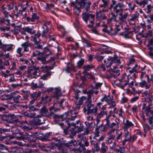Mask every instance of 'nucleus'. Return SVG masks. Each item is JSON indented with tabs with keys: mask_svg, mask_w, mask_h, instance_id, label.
Wrapping results in <instances>:
<instances>
[{
	"mask_svg": "<svg viewBox=\"0 0 153 153\" xmlns=\"http://www.w3.org/2000/svg\"><path fill=\"white\" fill-rule=\"evenodd\" d=\"M94 92V91L93 90H89L87 92V94L88 95V97L90 96L91 97V95H92Z\"/></svg>",
	"mask_w": 153,
	"mask_h": 153,
	"instance_id": "obj_61",
	"label": "nucleus"
},
{
	"mask_svg": "<svg viewBox=\"0 0 153 153\" xmlns=\"http://www.w3.org/2000/svg\"><path fill=\"white\" fill-rule=\"evenodd\" d=\"M77 4L80 5L81 7L84 8L86 11H88L90 8L91 3L88 0H81L80 2H77L76 3V7Z\"/></svg>",
	"mask_w": 153,
	"mask_h": 153,
	"instance_id": "obj_3",
	"label": "nucleus"
},
{
	"mask_svg": "<svg viewBox=\"0 0 153 153\" xmlns=\"http://www.w3.org/2000/svg\"><path fill=\"white\" fill-rule=\"evenodd\" d=\"M150 19H148L147 20V22L148 23H151L152 22H153V14H151L150 15Z\"/></svg>",
	"mask_w": 153,
	"mask_h": 153,
	"instance_id": "obj_57",
	"label": "nucleus"
},
{
	"mask_svg": "<svg viewBox=\"0 0 153 153\" xmlns=\"http://www.w3.org/2000/svg\"><path fill=\"white\" fill-rule=\"evenodd\" d=\"M14 3L13 2H11L10 3L8 4V10H10L13 9L14 7Z\"/></svg>",
	"mask_w": 153,
	"mask_h": 153,
	"instance_id": "obj_54",
	"label": "nucleus"
},
{
	"mask_svg": "<svg viewBox=\"0 0 153 153\" xmlns=\"http://www.w3.org/2000/svg\"><path fill=\"white\" fill-rule=\"evenodd\" d=\"M51 54V51L48 48H46L44 52L40 53L36 51L34 52L33 53L34 56H37V59L38 60L40 61L43 64L46 63V58Z\"/></svg>",
	"mask_w": 153,
	"mask_h": 153,
	"instance_id": "obj_1",
	"label": "nucleus"
},
{
	"mask_svg": "<svg viewBox=\"0 0 153 153\" xmlns=\"http://www.w3.org/2000/svg\"><path fill=\"white\" fill-rule=\"evenodd\" d=\"M51 74L50 72H48L45 74L41 76L40 79L43 80H46L47 79V78L51 75Z\"/></svg>",
	"mask_w": 153,
	"mask_h": 153,
	"instance_id": "obj_30",
	"label": "nucleus"
},
{
	"mask_svg": "<svg viewBox=\"0 0 153 153\" xmlns=\"http://www.w3.org/2000/svg\"><path fill=\"white\" fill-rule=\"evenodd\" d=\"M69 125L70 126H73L75 127L74 128L76 130V132L77 133L82 131L83 130V127L82 125L81 124L79 126H76V124L73 123L69 124Z\"/></svg>",
	"mask_w": 153,
	"mask_h": 153,
	"instance_id": "obj_12",
	"label": "nucleus"
},
{
	"mask_svg": "<svg viewBox=\"0 0 153 153\" xmlns=\"http://www.w3.org/2000/svg\"><path fill=\"white\" fill-rule=\"evenodd\" d=\"M137 108V106H135L132 108L131 109L133 113L135 112L136 113L138 111Z\"/></svg>",
	"mask_w": 153,
	"mask_h": 153,
	"instance_id": "obj_64",
	"label": "nucleus"
},
{
	"mask_svg": "<svg viewBox=\"0 0 153 153\" xmlns=\"http://www.w3.org/2000/svg\"><path fill=\"white\" fill-rule=\"evenodd\" d=\"M38 69L33 67H29L27 71V76L31 78L36 77L37 75Z\"/></svg>",
	"mask_w": 153,
	"mask_h": 153,
	"instance_id": "obj_5",
	"label": "nucleus"
},
{
	"mask_svg": "<svg viewBox=\"0 0 153 153\" xmlns=\"http://www.w3.org/2000/svg\"><path fill=\"white\" fill-rule=\"evenodd\" d=\"M104 62L106 64V66L107 67H109L112 64V62L111 61V58L109 59H107L104 60Z\"/></svg>",
	"mask_w": 153,
	"mask_h": 153,
	"instance_id": "obj_31",
	"label": "nucleus"
},
{
	"mask_svg": "<svg viewBox=\"0 0 153 153\" xmlns=\"http://www.w3.org/2000/svg\"><path fill=\"white\" fill-rule=\"evenodd\" d=\"M120 81L122 83L125 82L124 84H120L122 85V87H124L127 85L129 86L133 85L134 80L132 78L127 76L126 74H124Z\"/></svg>",
	"mask_w": 153,
	"mask_h": 153,
	"instance_id": "obj_2",
	"label": "nucleus"
},
{
	"mask_svg": "<svg viewBox=\"0 0 153 153\" xmlns=\"http://www.w3.org/2000/svg\"><path fill=\"white\" fill-rule=\"evenodd\" d=\"M21 27V25L15 26L14 27V30H12L11 31L14 33H16V30H20Z\"/></svg>",
	"mask_w": 153,
	"mask_h": 153,
	"instance_id": "obj_46",
	"label": "nucleus"
},
{
	"mask_svg": "<svg viewBox=\"0 0 153 153\" xmlns=\"http://www.w3.org/2000/svg\"><path fill=\"white\" fill-rule=\"evenodd\" d=\"M22 48H19L17 50V52L18 54V56L19 57H21L23 55L22 53Z\"/></svg>",
	"mask_w": 153,
	"mask_h": 153,
	"instance_id": "obj_47",
	"label": "nucleus"
},
{
	"mask_svg": "<svg viewBox=\"0 0 153 153\" xmlns=\"http://www.w3.org/2000/svg\"><path fill=\"white\" fill-rule=\"evenodd\" d=\"M33 87L36 88H42L44 87V84L41 81H39L37 84L34 83L33 82H32L31 83Z\"/></svg>",
	"mask_w": 153,
	"mask_h": 153,
	"instance_id": "obj_19",
	"label": "nucleus"
},
{
	"mask_svg": "<svg viewBox=\"0 0 153 153\" xmlns=\"http://www.w3.org/2000/svg\"><path fill=\"white\" fill-rule=\"evenodd\" d=\"M99 142H98L94 144V147L97 151H98L100 150V147L99 145Z\"/></svg>",
	"mask_w": 153,
	"mask_h": 153,
	"instance_id": "obj_49",
	"label": "nucleus"
},
{
	"mask_svg": "<svg viewBox=\"0 0 153 153\" xmlns=\"http://www.w3.org/2000/svg\"><path fill=\"white\" fill-rule=\"evenodd\" d=\"M112 4L110 5V6L109 7V9L111 10V9L113 7V6L116 4V1L115 0H112Z\"/></svg>",
	"mask_w": 153,
	"mask_h": 153,
	"instance_id": "obj_63",
	"label": "nucleus"
},
{
	"mask_svg": "<svg viewBox=\"0 0 153 153\" xmlns=\"http://www.w3.org/2000/svg\"><path fill=\"white\" fill-rule=\"evenodd\" d=\"M12 86L13 88H16L19 87H21L22 86V84L21 83L20 84H13L12 85Z\"/></svg>",
	"mask_w": 153,
	"mask_h": 153,
	"instance_id": "obj_56",
	"label": "nucleus"
},
{
	"mask_svg": "<svg viewBox=\"0 0 153 153\" xmlns=\"http://www.w3.org/2000/svg\"><path fill=\"white\" fill-rule=\"evenodd\" d=\"M115 130V128L110 130L107 133V135L108 136L107 138L114 140L115 137V135H113L112 133L114 132Z\"/></svg>",
	"mask_w": 153,
	"mask_h": 153,
	"instance_id": "obj_18",
	"label": "nucleus"
},
{
	"mask_svg": "<svg viewBox=\"0 0 153 153\" xmlns=\"http://www.w3.org/2000/svg\"><path fill=\"white\" fill-rule=\"evenodd\" d=\"M7 45L3 44L1 41L0 40V48L2 49H6L7 47Z\"/></svg>",
	"mask_w": 153,
	"mask_h": 153,
	"instance_id": "obj_51",
	"label": "nucleus"
},
{
	"mask_svg": "<svg viewBox=\"0 0 153 153\" xmlns=\"http://www.w3.org/2000/svg\"><path fill=\"white\" fill-rule=\"evenodd\" d=\"M12 98V96L11 94H4L1 96V99L2 100H11Z\"/></svg>",
	"mask_w": 153,
	"mask_h": 153,
	"instance_id": "obj_21",
	"label": "nucleus"
},
{
	"mask_svg": "<svg viewBox=\"0 0 153 153\" xmlns=\"http://www.w3.org/2000/svg\"><path fill=\"white\" fill-rule=\"evenodd\" d=\"M103 116L100 114L99 113H98L97 115V116L96 118V120L97 121V126L99 124V123L100 121V119L103 117Z\"/></svg>",
	"mask_w": 153,
	"mask_h": 153,
	"instance_id": "obj_37",
	"label": "nucleus"
},
{
	"mask_svg": "<svg viewBox=\"0 0 153 153\" xmlns=\"http://www.w3.org/2000/svg\"><path fill=\"white\" fill-rule=\"evenodd\" d=\"M99 113L103 116L104 115H106L107 111L106 110V108L104 107H102L101 109L100 112Z\"/></svg>",
	"mask_w": 153,
	"mask_h": 153,
	"instance_id": "obj_35",
	"label": "nucleus"
},
{
	"mask_svg": "<svg viewBox=\"0 0 153 153\" xmlns=\"http://www.w3.org/2000/svg\"><path fill=\"white\" fill-rule=\"evenodd\" d=\"M23 136L24 140H30V138L32 137V135H29L28 133L25 134Z\"/></svg>",
	"mask_w": 153,
	"mask_h": 153,
	"instance_id": "obj_39",
	"label": "nucleus"
},
{
	"mask_svg": "<svg viewBox=\"0 0 153 153\" xmlns=\"http://www.w3.org/2000/svg\"><path fill=\"white\" fill-rule=\"evenodd\" d=\"M92 102L91 97L89 96L88 97L87 101L85 103V107H87L88 111L94 106V105L92 103Z\"/></svg>",
	"mask_w": 153,
	"mask_h": 153,
	"instance_id": "obj_7",
	"label": "nucleus"
},
{
	"mask_svg": "<svg viewBox=\"0 0 153 153\" xmlns=\"http://www.w3.org/2000/svg\"><path fill=\"white\" fill-rule=\"evenodd\" d=\"M139 85L141 87H145L146 89L150 88L151 87V85L149 82H147L144 80L140 82Z\"/></svg>",
	"mask_w": 153,
	"mask_h": 153,
	"instance_id": "obj_13",
	"label": "nucleus"
},
{
	"mask_svg": "<svg viewBox=\"0 0 153 153\" xmlns=\"http://www.w3.org/2000/svg\"><path fill=\"white\" fill-rule=\"evenodd\" d=\"M103 125L101 124L99 126H97V127L95 128V136L94 138L96 137H98L100 136L99 133L100 132L99 130L102 128Z\"/></svg>",
	"mask_w": 153,
	"mask_h": 153,
	"instance_id": "obj_20",
	"label": "nucleus"
},
{
	"mask_svg": "<svg viewBox=\"0 0 153 153\" xmlns=\"http://www.w3.org/2000/svg\"><path fill=\"white\" fill-rule=\"evenodd\" d=\"M49 97L48 96H46L45 97H43L41 98V101L42 102V103H43L44 104H45L48 102H50L51 100L49 99V100H47Z\"/></svg>",
	"mask_w": 153,
	"mask_h": 153,
	"instance_id": "obj_25",
	"label": "nucleus"
},
{
	"mask_svg": "<svg viewBox=\"0 0 153 153\" xmlns=\"http://www.w3.org/2000/svg\"><path fill=\"white\" fill-rule=\"evenodd\" d=\"M109 125L111 126H108V127L110 128H113L116 127V128H115L117 130L118 129V125L116 123H111Z\"/></svg>",
	"mask_w": 153,
	"mask_h": 153,
	"instance_id": "obj_43",
	"label": "nucleus"
},
{
	"mask_svg": "<svg viewBox=\"0 0 153 153\" xmlns=\"http://www.w3.org/2000/svg\"><path fill=\"white\" fill-rule=\"evenodd\" d=\"M27 124L28 125H30L31 126L35 125H40L42 124V123L40 122V120L39 119H38V120H36L34 121H30L28 123L27 121H24L22 122V124Z\"/></svg>",
	"mask_w": 153,
	"mask_h": 153,
	"instance_id": "obj_10",
	"label": "nucleus"
},
{
	"mask_svg": "<svg viewBox=\"0 0 153 153\" xmlns=\"http://www.w3.org/2000/svg\"><path fill=\"white\" fill-rule=\"evenodd\" d=\"M102 3L100 5V7L105 8L108 5V1L105 0H102Z\"/></svg>",
	"mask_w": 153,
	"mask_h": 153,
	"instance_id": "obj_42",
	"label": "nucleus"
},
{
	"mask_svg": "<svg viewBox=\"0 0 153 153\" xmlns=\"http://www.w3.org/2000/svg\"><path fill=\"white\" fill-rule=\"evenodd\" d=\"M120 17L119 19L121 21V23H124L126 22V19L128 16L127 13H126L124 15H123L122 13H120L119 14Z\"/></svg>",
	"mask_w": 153,
	"mask_h": 153,
	"instance_id": "obj_14",
	"label": "nucleus"
},
{
	"mask_svg": "<svg viewBox=\"0 0 153 153\" xmlns=\"http://www.w3.org/2000/svg\"><path fill=\"white\" fill-rule=\"evenodd\" d=\"M152 31L151 30H149L146 33L145 35L143 36L144 37L147 38L149 36H152Z\"/></svg>",
	"mask_w": 153,
	"mask_h": 153,
	"instance_id": "obj_58",
	"label": "nucleus"
},
{
	"mask_svg": "<svg viewBox=\"0 0 153 153\" xmlns=\"http://www.w3.org/2000/svg\"><path fill=\"white\" fill-rule=\"evenodd\" d=\"M139 15V13L137 12H135L133 16L129 19L130 21H134L137 18H138Z\"/></svg>",
	"mask_w": 153,
	"mask_h": 153,
	"instance_id": "obj_36",
	"label": "nucleus"
},
{
	"mask_svg": "<svg viewBox=\"0 0 153 153\" xmlns=\"http://www.w3.org/2000/svg\"><path fill=\"white\" fill-rule=\"evenodd\" d=\"M31 44L27 42H25L22 45V46L24 48V51L27 52L29 51V47L31 46Z\"/></svg>",
	"mask_w": 153,
	"mask_h": 153,
	"instance_id": "obj_17",
	"label": "nucleus"
},
{
	"mask_svg": "<svg viewBox=\"0 0 153 153\" xmlns=\"http://www.w3.org/2000/svg\"><path fill=\"white\" fill-rule=\"evenodd\" d=\"M13 45L12 44L7 45V48L4 50V51L5 52L6 51H10L13 49Z\"/></svg>",
	"mask_w": 153,
	"mask_h": 153,
	"instance_id": "obj_48",
	"label": "nucleus"
},
{
	"mask_svg": "<svg viewBox=\"0 0 153 153\" xmlns=\"http://www.w3.org/2000/svg\"><path fill=\"white\" fill-rule=\"evenodd\" d=\"M48 112V109L45 106H43L41 109V113L43 115L46 114Z\"/></svg>",
	"mask_w": 153,
	"mask_h": 153,
	"instance_id": "obj_38",
	"label": "nucleus"
},
{
	"mask_svg": "<svg viewBox=\"0 0 153 153\" xmlns=\"http://www.w3.org/2000/svg\"><path fill=\"white\" fill-rule=\"evenodd\" d=\"M124 7V5L119 2V3L115 6L114 7V10L117 14L119 13H122L123 7Z\"/></svg>",
	"mask_w": 153,
	"mask_h": 153,
	"instance_id": "obj_6",
	"label": "nucleus"
},
{
	"mask_svg": "<svg viewBox=\"0 0 153 153\" xmlns=\"http://www.w3.org/2000/svg\"><path fill=\"white\" fill-rule=\"evenodd\" d=\"M152 6L150 4H149L146 6V12L148 13H149L151 11Z\"/></svg>",
	"mask_w": 153,
	"mask_h": 153,
	"instance_id": "obj_44",
	"label": "nucleus"
},
{
	"mask_svg": "<svg viewBox=\"0 0 153 153\" xmlns=\"http://www.w3.org/2000/svg\"><path fill=\"white\" fill-rule=\"evenodd\" d=\"M135 139H136V138L135 137L134 135L131 136L130 137L129 139L128 138V141L131 142H133L134 141Z\"/></svg>",
	"mask_w": 153,
	"mask_h": 153,
	"instance_id": "obj_62",
	"label": "nucleus"
},
{
	"mask_svg": "<svg viewBox=\"0 0 153 153\" xmlns=\"http://www.w3.org/2000/svg\"><path fill=\"white\" fill-rule=\"evenodd\" d=\"M69 133L72 136L75 135L77 133L74 128H71L69 131Z\"/></svg>",
	"mask_w": 153,
	"mask_h": 153,
	"instance_id": "obj_50",
	"label": "nucleus"
},
{
	"mask_svg": "<svg viewBox=\"0 0 153 153\" xmlns=\"http://www.w3.org/2000/svg\"><path fill=\"white\" fill-rule=\"evenodd\" d=\"M61 95L60 88H55V91L53 93L52 97H53L57 98Z\"/></svg>",
	"mask_w": 153,
	"mask_h": 153,
	"instance_id": "obj_15",
	"label": "nucleus"
},
{
	"mask_svg": "<svg viewBox=\"0 0 153 153\" xmlns=\"http://www.w3.org/2000/svg\"><path fill=\"white\" fill-rule=\"evenodd\" d=\"M104 58V56L100 55H97L96 56V58L99 62L101 61Z\"/></svg>",
	"mask_w": 153,
	"mask_h": 153,
	"instance_id": "obj_55",
	"label": "nucleus"
},
{
	"mask_svg": "<svg viewBox=\"0 0 153 153\" xmlns=\"http://www.w3.org/2000/svg\"><path fill=\"white\" fill-rule=\"evenodd\" d=\"M135 2L139 6H142V7L144 8L145 5L147 4L148 3V0H143L142 2H139L137 1H136Z\"/></svg>",
	"mask_w": 153,
	"mask_h": 153,
	"instance_id": "obj_24",
	"label": "nucleus"
},
{
	"mask_svg": "<svg viewBox=\"0 0 153 153\" xmlns=\"http://www.w3.org/2000/svg\"><path fill=\"white\" fill-rule=\"evenodd\" d=\"M98 108L97 106L94 107L93 109L91 108L88 110L87 112V114H88L90 113H92L96 114L97 112Z\"/></svg>",
	"mask_w": 153,
	"mask_h": 153,
	"instance_id": "obj_23",
	"label": "nucleus"
},
{
	"mask_svg": "<svg viewBox=\"0 0 153 153\" xmlns=\"http://www.w3.org/2000/svg\"><path fill=\"white\" fill-rule=\"evenodd\" d=\"M41 92L40 91L38 92H35L32 94H30L31 97L32 98H34L36 99L38 97L41 96Z\"/></svg>",
	"mask_w": 153,
	"mask_h": 153,
	"instance_id": "obj_28",
	"label": "nucleus"
},
{
	"mask_svg": "<svg viewBox=\"0 0 153 153\" xmlns=\"http://www.w3.org/2000/svg\"><path fill=\"white\" fill-rule=\"evenodd\" d=\"M111 61L112 63H117L119 64H120V61L119 59H117L116 57L111 58Z\"/></svg>",
	"mask_w": 153,
	"mask_h": 153,
	"instance_id": "obj_41",
	"label": "nucleus"
},
{
	"mask_svg": "<svg viewBox=\"0 0 153 153\" xmlns=\"http://www.w3.org/2000/svg\"><path fill=\"white\" fill-rule=\"evenodd\" d=\"M10 131V129L0 128V133L2 134L5 132H9Z\"/></svg>",
	"mask_w": 153,
	"mask_h": 153,
	"instance_id": "obj_53",
	"label": "nucleus"
},
{
	"mask_svg": "<svg viewBox=\"0 0 153 153\" xmlns=\"http://www.w3.org/2000/svg\"><path fill=\"white\" fill-rule=\"evenodd\" d=\"M39 18V17L37 16L36 14L35 13H33L32 16L31 20V22H33L35 21V20Z\"/></svg>",
	"mask_w": 153,
	"mask_h": 153,
	"instance_id": "obj_45",
	"label": "nucleus"
},
{
	"mask_svg": "<svg viewBox=\"0 0 153 153\" xmlns=\"http://www.w3.org/2000/svg\"><path fill=\"white\" fill-rule=\"evenodd\" d=\"M94 67L92 65H88L86 66H84L83 67V68L85 71H83L84 73H86V71H88L89 69H91L93 68Z\"/></svg>",
	"mask_w": 153,
	"mask_h": 153,
	"instance_id": "obj_33",
	"label": "nucleus"
},
{
	"mask_svg": "<svg viewBox=\"0 0 153 153\" xmlns=\"http://www.w3.org/2000/svg\"><path fill=\"white\" fill-rule=\"evenodd\" d=\"M2 12L4 15V18L1 20L0 22L2 23H5L7 25H9L10 24V19L12 18V16L10 15H8V12L5 10Z\"/></svg>",
	"mask_w": 153,
	"mask_h": 153,
	"instance_id": "obj_4",
	"label": "nucleus"
},
{
	"mask_svg": "<svg viewBox=\"0 0 153 153\" xmlns=\"http://www.w3.org/2000/svg\"><path fill=\"white\" fill-rule=\"evenodd\" d=\"M33 28H30L29 27H27L24 28L23 30L28 33H31L32 30H33Z\"/></svg>",
	"mask_w": 153,
	"mask_h": 153,
	"instance_id": "obj_52",
	"label": "nucleus"
},
{
	"mask_svg": "<svg viewBox=\"0 0 153 153\" xmlns=\"http://www.w3.org/2000/svg\"><path fill=\"white\" fill-rule=\"evenodd\" d=\"M48 31L47 29L45 30V31H43L42 34V37H46V38H47V37L46 36V35L47 34Z\"/></svg>",
	"mask_w": 153,
	"mask_h": 153,
	"instance_id": "obj_59",
	"label": "nucleus"
},
{
	"mask_svg": "<svg viewBox=\"0 0 153 153\" xmlns=\"http://www.w3.org/2000/svg\"><path fill=\"white\" fill-rule=\"evenodd\" d=\"M107 149V146L105 145L104 143H102V146L101 149V152L102 153H104L106 151Z\"/></svg>",
	"mask_w": 153,
	"mask_h": 153,
	"instance_id": "obj_29",
	"label": "nucleus"
},
{
	"mask_svg": "<svg viewBox=\"0 0 153 153\" xmlns=\"http://www.w3.org/2000/svg\"><path fill=\"white\" fill-rule=\"evenodd\" d=\"M85 60L84 59H81L77 63V67L79 68H80L82 67L84 62Z\"/></svg>",
	"mask_w": 153,
	"mask_h": 153,
	"instance_id": "obj_34",
	"label": "nucleus"
},
{
	"mask_svg": "<svg viewBox=\"0 0 153 153\" xmlns=\"http://www.w3.org/2000/svg\"><path fill=\"white\" fill-rule=\"evenodd\" d=\"M53 67L52 66H42L41 67V68L42 69V71H45L49 70H51L52 69Z\"/></svg>",
	"mask_w": 153,
	"mask_h": 153,
	"instance_id": "obj_40",
	"label": "nucleus"
},
{
	"mask_svg": "<svg viewBox=\"0 0 153 153\" xmlns=\"http://www.w3.org/2000/svg\"><path fill=\"white\" fill-rule=\"evenodd\" d=\"M112 98L113 97L112 96L110 97L109 96H106L105 95V97L101 99V101L102 102L105 101L109 104H110L112 100Z\"/></svg>",
	"mask_w": 153,
	"mask_h": 153,
	"instance_id": "obj_16",
	"label": "nucleus"
},
{
	"mask_svg": "<svg viewBox=\"0 0 153 153\" xmlns=\"http://www.w3.org/2000/svg\"><path fill=\"white\" fill-rule=\"evenodd\" d=\"M105 120L106 121V124L105 125L107 126L108 127V126H110L111 125H109L111 124V123H110V121L109 120V117H107Z\"/></svg>",
	"mask_w": 153,
	"mask_h": 153,
	"instance_id": "obj_60",
	"label": "nucleus"
},
{
	"mask_svg": "<svg viewBox=\"0 0 153 153\" xmlns=\"http://www.w3.org/2000/svg\"><path fill=\"white\" fill-rule=\"evenodd\" d=\"M86 99V98L84 97H82L79 100H76L75 102L76 106L75 107V109H79L80 108L81 105H82L83 103V101Z\"/></svg>",
	"mask_w": 153,
	"mask_h": 153,
	"instance_id": "obj_11",
	"label": "nucleus"
},
{
	"mask_svg": "<svg viewBox=\"0 0 153 153\" xmlns=\"http://www.w3.org/2000/svg\"><path fill=\"white\" fill-rule=\"evenodd\" d=\"M106 19L104 15H99L98 12H97L96 15L97 19Z\"/></svg>",
	"mask_w": 153,
	"mask_h": 153,
	"instance_id": "obj_32",
	"label": "nucleus"
},
{
	"mask_svg": "<svg viewBox=\"0 0 153 153\" xmlns=\"http://www.w3.org/2000/svg\"><path fill=\"white\" fill-rule=\"evenodd\" d=\"M115 130L117 134V137L116 138V140L118 142L119 140H120L121 138L123 133L122 131L120 130L118 131L116 129H115Z\"/></svg>",
	"mask_w": 153,
	"mask_h": 153,
	"instance_id": "obj_26",
	"label": "nucleus"
},
{
	"mask_svg": "<svg viewBox=\"0 0 153 153\" xmlns=\"http://www.w3.org/2000/svg\"><path fill=\"white\" fill-rule=\"evenodd\" d=\"M18 93L17 91H16L15 92L12 93L11 94V95H12V98H13V100L14 101V102L16 103H19V99L21 97V96L19 95H18L17 96H14V95L16 93Z\"/></svg>",
	"mask_w": 153,
	"mask_h": 153,
	"instance_id": "obj_22",
	"label": "nucleus"
},
{
	"mask_svg": "<svg viewBox=\"0 0 153 153\" xmlns=\"http://www.w3.org/2000/svg\"><path fill=\"white\" fill-rule=\"evenodd\" d=\"M123 124L124 125L123 127V128L126 131L130 127L134 126L133 124L131 122L129 121L128 120L125 121L124 119L123 120Z\"/></svg>",
	"mask_w": 153,
	"mask_h": 153,
	"instance_id": "obj_8",
	"label": "nucleus"
},
{
	"mask_svg": "<svg viewBox=\"0 0 153 153\" xmlns=\"http://www.w3.org/2000/svg\"><path fill=\"white\" fill-rule=\"evenodd\" d=\"M119 65H118L114 67L113 69H111L109 70H108V72L112 71L114 73H117L119 72V70L118 69Z\"/></svg>",
	"mask_w": 153,
	"mask_h": 153,
	"instance_id": "obj_27",
	"label": "nucleus"
},
{
	"mask_svg": "<svg viewBox=\"0 0 153 153\" xmlns=\"http://www.w3.org/2000/svg\"><path fill=\"white\" fill-rule=\"evenodd\" d=\"M90 17H91V18L93 19L95 17V15L94 14L87 13H83L82 14V19L86 23H87Z\"/></svg>",
	"mask_w": 153,
	"mask_h": 153,
	"instance_id": "obj_9",
	"label": "nucleus"
}]
</instances>
